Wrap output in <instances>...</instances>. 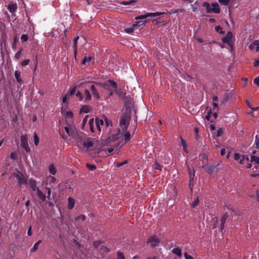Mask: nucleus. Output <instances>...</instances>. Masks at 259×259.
<instances>
[{
  "label": "nucleus",
  "instance_id": "7ed1b4c3",
  "mask_svg": "<svg viewBox=\"0 0 259 259\" xmlns=\"http://www.w3.org/2000/svg\"><path fill=\"white\" fill-rule=\"evenodd\" d=\"M14 176L16 178L18 184L21 186L26 185L27 183V177L23 174L17 170L16 172L13 174Z\"/></svg>",
  "mask_w": 259,
  "mask_h": 259
},
{
  "label": "nucleus",
  "instance_id": "c9c22d12",
  "mask_svg": "<svg viewBox=\"0 0 259 259\" xmlns=\"http://www.w3.org/2000/svg\"><path fill=\"white\" fill-rule=\"evenodd\" d=\"M76 91V88L75 87H72L70 88L68 93L67 94H68L70 96H72L75 94Z\"/></svg>",
  "mask_w": 259,
  "mask_h": 259
},
{
  "label": "nucleus",
  "instance_id": "f03ea898",
  "mask_svg": "<svg viewBox=\"0 0 259 259\" xmlns=\"http://www.w3.org/2000/svg\"><path fill=\"white\" fill-rule=\"evenodd\" d=\"M101 85L105 90L109 92V95H112L114 92L117 91V85L116 83L112 80H109L104 83L101 84Z\"/></svg>",
  "mask_w": 259,
  "mask_h": 259
},
{
  "label": "nucleus",
  "instance_id": "37998d69",
  "mask_svg": "<svg viewBox=\"0 0 259 259\" xmlns=\"http://www.w3.org/2000/svg\"><path fill=\"white\" fill-rule=\"evenodd\" d=\"M218 2L224 6H227L230 1L229 0H218Z\"/></svg>",
  "mask_w": 259,
  "mask_h": 259
},
{
  "label": "nucleus",
  "instance_id": "c85d7f7f",
  "mask_svg": "<svg viewBox=\"0 0 259 259\" xmlns=\"http://www.w3.org/2000/svg\"><path fill=\"white\" fill-rule=\"evenodd\" d=\"M172 252L173 253L179 256H181L182 255L181 250L178 247H175L172 250Z\"/></svg>",
  "mask_w": 259,
  "mask_h": 259
},
{
  "label": "nucleus",
  "instance_id": "a878e982",
  "mask_svg": "<svg viewBox=\"0 0 259 259\" xmlns=\"http://www.w3.org/2000/svg\"><path fill=\"white\" fill-rule=\"evenodd\" d=\"M79 38V36H77L76 38H74L73 40L74 42V56L76 57V55L77 54V40Z\"/></svg>",
  "mask_w": 259,
  "mask_h": 259
},
{
  "label": "nucleus",
  "instance_id": "5701e85b",
  "mask_svg": "<svg viewBox=\"0 0 259 259\" xmlns=\"http://www.w3.org/2000/svg\"><path fill=\"white\" fill-rule=\"evenodd\" d=\"M250 161L254 162V163L256 164L255 167H256L257 165H259V157H256L255 156L251 155Z\"/></svg>",
  "mask_w": 259,
  "mask_h": 259
},
{
  "label": "nucleus",
  "instance_id": "473e14b6",
  "mask_svg": "<svg viewBox=\"0 0 259 259\" xmlns=\"http://www.w3.org/2000/svg\"><path fill=\"white\" fill-rule=\"evenodd\" d=\"M89 126H90V131L92 132H94V118H92V119H90L89 122Z\"/></svg>",
  "mask_w": 259,
  "mask_h": 259
},
{
  "label": "nucleus",
  "instance_id": "69168bd1",
  "mask_svg": "<svg viewBox=\"0 0 259 259\" xmlns=\"http://www.w3.org/2000/svg\"><path fill=\"white\" fill-rule=\"evenodd\" d=\"M46 189L48 190V197H49L51 195V188H46Z\"/></svg>",
  "mask_w": 259,
  "mask_h": 259
},
{
  "label": "nucleus",
  "instance_id": "6e6552de",
  "mask_svg": "<svg viewBox=\"0 0 259 259\" xmlns=\"http://www.w3.org/2000/svg\"><path fill=\"white\" fill-rule=\"evenodd\" d=\"M130 119L126 116H122L120 120V125L123 130H127L129 125Z\"/></svg>",
  "mask_w": 259,
  "mask_h": 259
},
{
  "label": "nucleus",
  "instance_id": "cd10ccee",
  "mask_svg": "<svg viewBox=\"0 0 259 259\" xmlns=\"http://www.w3.org/2000/svg\"><path fill=\"white\" fill-rule=\"evenodd\" d=\"M90 111V108L88 105L83 106L80 110V112H83V113H85L89 112Z\"/></svg>",
  "mask_w": 259,
  "mask_h": 259
},
{
  "label": "nucleus",
  "instance_id": "338daca9",
  "mask_svg": "<svg viewBox=\"0 0 259 259\" xmlns=\"http://www.w3.org/2000/svg\"><path fill=\"white\" fill-rule=\"evenodd\" d=\"M37 57H35V67L34 68V70L35 71L37 68Z\"/></svg>",
  "mask_w": 259,
  "mask_h": 259
},
{
  "label": "nucleus",
  "instance_id": "774afa93",
  "mask_svg": "<svg viewBox=\"0 0 259 259\" xmlns=\"http://www.w3.org/2000/svg\"><path fill=\"white\" fill-rule=\"evenodd\" d=\"M27 234L29 236H31L32 233H31V227H30L28 229V230L27 231Z\"/></svg>",
  "mask_w": 259,
  "mask_h": 259
},
{
  "label": "nucleus",
  "instance_id": "2eb2a0df",
  "mask_svg": "<svg viewBox=\"0 0 259 259\" xmlns=\"http://www.w3.org/2000/svg\"><path fill=\"white\" fill-rule=\"evenodd\" d=\"M120 138L119 131L116 134H113L112 136L109 137L108 139V141L111 142V141H114Z\"/></svg>",
  "mask_w": 259,
  "mask_h": 259
},
{
  "label": "nucleus",
  "instance_id": "e2e57ef3",
  "mask_svg": "<svg viewBox=\"0 0 259 259\" xmlns=\"http://www.w3.org/2000/svg\"><path fill=\"white\" fill-rule=\"evenodd\" d=\"M225 153H226V150H225V148H223L221 150V151H220V154L222 156H223L225 154Z\"/></svg>",
  "mask_w": 259,
  "mask_h": 259
},
{
  "label": "nucleus",
  "instance_id": "6ab92c4d",
  "mask_svg": "<svg viewBox=\"0 0 259 259\" xmlns=\"http://www.w3.org/2000/svg\"><path fill=\"white\" fill-rule=\"evenodd\" d=\"M37 194L39 198L41 199L42 201H46V195L38 188L37 189Z\"/></svg>",
  "mask_w": 259,
  "mask_h": 259
},
{
  "label": "nucleus",
  "instance_id": "9b49d317",
  "mask_svg": "<svg viewBox=\"0 0 259 259\" xmlns=\"http://www.w3.org/2000/svg\"><path fill=\"white\" fill-rule=\"evenodd\" d=\"M94 62V58L91 56H85L82 60V64L85 65L87 63L93 64Z\"/></svg>",
  "mask_w": 259,
  "mask_h": 259
},
{
  "label": "nucleus",
  "instance_id": "ea45409f",
  "mask_svg": "<svg viewBox=\"0 0 259 259\" xmlns=\"http://www.w3.org/2000/svg\"><path fill=\"white\" fill-rule=\"evenodd\" d=\"M29 59L24 60L23 61L21 62V65L22 67H25L29 64Z\"/></svg>",
  "mask_w": 259,
  "mask_h": 259
},
{
  "label": "nucleus",
  "instance_id": "f704fd0d",
  "mask_svg": "<svg viewBox=\"0 0 259 259\" xmlns=\"http://www.w3.org/2000/svg\"><path fill=\"white\" fill-rule=\"evenodd\" d=\"M199 198L198 197H197L191 204V206H192V207L193 208H194L196 206H197L198 205V203H199Z\"/></svg>",
  "mask_w": 259,
  "mask_h": 259
},
{
  "label": "nucleus",
  "instance_id": "603ef678",
  "mask_svg": "<svg viewBox=\"0 0 259 259\" xmlns=\"http://www.w3.org/2000/svg\"><path fill=\"white\" fill-rule=\"evenodd\" d=\"M104 123H105V126L107 127L109 125V124H111V121L108 120V119H107L106 118H104Z\"/></svg>",
  "mask_w": 259,
  "mask_h": 259
},
{
  "label": "nucleus",
  "instance_id": "09e8293b",
  "mask_svg": "<svg viewBox=\"0 0 259 259\" xmlns=\"http://www.w3.org/2000/svg\"><path fill=\"white\" fill-rule=\"evenodd\" d=\"M21 39L22 42L26 41L28 39V36L26 34H23L21 35Z\"/></svg>",
  "mask_w": 259,
  "mask_h": 259
},
{
  "label": "nucleus",
  "instance_id": "7c9ffc66",
  "mask_svg": "<svg viewBox=\"0 0 259 259\" xmlns=\"http://www.w3.org/2000/svg\"><path fill=\"white\" fill-rule=\"evenodd\" d=\"M165 14V12H154V13H148L149 17H156Z\"/></svg>",
  "mask_w": 259,
  "mask_h": 259
},
{
  "label": "nucleus",
  "instance_id": "e433bc0d",
  "mask_svg": "<svg viewBox=\"0 0 259 259\" xmlns=\"http://www.w3.org/2000/svg\"><path fill=\"white\" fill-rule=\"evenodd\" d=\"M33 138H34V144L36 146L38 145L39 140V138H38L36 133H34Z\"/></svg>",
  "mask_w": 259,
  "mask_h": 259
},
{
  "label": "nucleus",
  "instance_id": "f8f14e48",
  "mask_svg": "<svg viewBox=\"0 0 259 259\" xmlns=\"http://www.w3.org/2000/svg\"><path fill=\"white\" fill-rule=\"evenodd\" d=\"M91 91L94 97L98 99L100 98V95L98 91L96 90V87L94 85H92L90 87Z\"/></svg>",
  "mask_w": 259,
  "mask_h": 259
},
{
  "label": "nucleus",
  "instance_id": "c03bdc74",
  "mask_svg": "<svg viewBox=\"0 0 259 259\" xmlns=\"http://www.w3.org/2000/svg\"><path fill=\"white\" fill-rule=\"evenodd\" d=\"M255 145L256 148H259V134H257L255 136Z\"/></svg>",
  "mask_w": 259,
  "mask_h": 259
},
{
  "label": "nucleus",
  "instance_id": "5fc2aeb1",
  "mask_svg": "<svg viewBox=\"0 0 259 259\" xmlns=\"http://www.w3.org/2000/svg\"><path fill=\"white\" fill-rule=\"evenodd\" d=\"M21 54V49L18 51L15 55V58L17 60H18L20 57Z\"/></svg>",
  "mask_w": 259,
  "mask_h": 259
},
{
  "label": "nucleus",
  "instance_id": "bf43d9fd",
  "mask_svg": "<svg viewBox=\"0 0 259 259\" xmlns=\"http://www.w3.org/2000/svg\"><path fill=\"white\" fill-rule=\"evenodd\" d=\"M184 256L185 259H194L191 255H189L187 252L184 253Z\"/></svg>",
  "mask_w": 259,
  "mask_h": 259
},
{
  "label": "nucleus",
  "instance_id": "79ce46f5",
  "mask_svg": "<svg viewBox=\"0 0 259 259\" xmlns=\"http://www.w3.org/2000/svg\"><path fill=\"white\" fill-rule=\"evenodd\" d=\"M87 166L88 168V169L91 171H93L95 170L96 168V166L94 164H87Z\"/></svg>",
  "mask_w": 259,
  "mask_h": 259
},
{
  "label": "nucleus",
  "instance_id": "de8ad7c7",
  "mask_svg": "<svg viewBox=\"0 0 259 259\" xmlns=\"http://www.w3.org/2000/svg\"><path fill=\"white\" fill-rule=\"evenodd\" d=\"M85 218L86 217L84 215L81 214V215L78 216L77 217H76L75 219L76 221L81 220V221H83L85 220Z\"/></svg>",
  "mask_w": 259,
  "mask_h": 259
},
{
  "label": "nucleus",
  "instance_id": "680f3d73",
  "mask_svg": "<svg viewBox=\"0 0 259 259\" xmlns=\"http://www.w3.org/2000/svg\"><path fill=\"white\" fill-rule=\"evenodd\" d=\"M254 82L255 83L257 86L259 87V76L254 79Z\"/></svg>",
  "mask_w": 259,
  "mask_h": 259
},
{
  "label": "nucleus",
  "instance_id": "c756f323",
  "mask_svg": "<svg viewBox=\"0 0 259 259\" xmlns=\"http://www.w3.org/2000/svg\"><path fill=\"white\" fill-rule=\"evenodd\" d=\"M56 178L53 176H49L47 178V179H46V181H47V183H49V184H51V183H55V182H56Z\"/></svg>",
  "mask_w": 259,
  "mask_h": 259
},
{
  "label": "nucleus",
  "instance_id": "f3484780",
  "mask_svg": "<svg viewBox=\"0 0 259 259\" xmlns=\"http://www.w3.org/2000/svg\"><path fill=\"white\" fill-rule=\"evenodd\" d=\"M123 139L125 143L128 142L131 140V134L127 130H123Z\"/></svg>",
  "mask_w": 259,
  "mask_h": 259
},
{
  "label": "nucleus",
  "instance_id": "aec40b11",
  "mask_svg": "<svg viewBox=\"0 0 259 259\" xmlns=\"http://www.w3.org/2000/svg\"><path fill=\"white\" fill-rule=\"evenodd\" d=\"M84 100L86 102L90 101L92 99V97L89 91L85 89L84 92Z\"/></svg>",
  "mask_w": 259,
  "mask_h": 259
},
{
  "label": "nucleus",
  "instance_id": "3c124183",
  "mask_svg": "<svg viewBox=\"0 0 259 259\" xmlns=\"http://www.w3.org/2000/svg\"><path fill=\"white\" fill-rule=\"evenodd\" d=\"M10 157L12 159L15 160L17 158V155L16 152H12L11 153Z\"/></svg>",
  "mask_w": 259,
  "mask_h": 259
},
{
  "label": "nucleus",
  "instance_id": "4468645a",
  "mask_svg": "<svg viewBox=\"0 0 259 259\" xmlns=\"http://www.w3.org/2000/svg\"><path fill=\"white\" fill-rule=\"evenodd\" d=\"M29 184L31 189L33 191H37V189L38 188L37 187L36 181L35 180L32 179H30L29 181Z\"/></svg>",
  "mask_w": 259,
  "mask_h": 259
},
{
  "label": "nucleus",
  "instance_id": "39448f33",
  "mask_svg": "<svg viewBox=\"0 0 259 259\" xmlns=\"http://www.w3.org/2000/svg\"><path fill=\"white\" fill-rule=\"evenodd\" d=\"M203 6L206 7L208 12H213L216 14H218L220 12V7L218 4H212L211 5L212 8H211L208 3H204Z\"/></svg>",
  "mask_w": 259,
  "mask_h": 259
},
{
  "label": "nucleus",
  "instance_id": "864d4df0",
  "mask_svg": "<svg viewBox=\"0 0 259 259\" xmlns=\"http://www.w3.org/2000/svg\"><path fill=\"white\" fill-rule=\"evenodd\" d=\"M66 117L68 118H72L73 117V113L71 111H67L66 113Z\"/></svg>",
  "mask_w": 259,
  "mask_h": 259
},
{
  "label": "nucleus",
  "instance_id": "58836bf2",
  "mask_svg": "<svg viewBox=\"0 0 259 259\" xmlns=\"http://www.w3.org/2000/svg\"><path fill=\"white\" fill-rule=\"evenodd\" d=\"M215 167H214L213 165L209 166L207 168H206V170L209 174L212 173L214 169H215Z\"/></svg>",
  "mask_w": 259,
  "mask_h": 259
},
{
  "label": "nucleus",
  "instance_id": "1a4fd4ad",
  "mask_svg": "<svg viewBox=\"0 0 259 259\" xmlns=\"http://www.w3.org/2000/svg\"><path fill=\"white\" fill-rule=\"evenodd\" d=\"M159 242V239L156 236L151 237L148 240V243L153 247L157 246Z\"/></svg>",
  "mask_w": 259,
  "mask_h": 259
},
{
  "label": "nucleus",
  "instance_id": "393cba45",
  "mask_svg": "<svg viewBox=\"0 0 259 259\" xmlns=\"http://www.w3.org/2000/svg\"><path fill=\"white\" fill-rule=\"evenodd\" d=\"M14 75H15V77L17 81L19 83H21L22 82V79L20 78V76H21L20 71L19 70H16L15 71Z\"/></svg>",
  "mask_w": 259,
  "mask_h": 259
},
{
  "label": "nucleus",
  "instance_id": "412c9836",
  "mask_svg": "<svg viewBox=\"0 0 259 259\" xmlns=\"http://www.w3.org/2000/svg\"><path fill=\"white\" fill-rule=\"evenodd\" d=\"M148 22V20H145L143 21H136V23L133 24V27L134 28H136L137 26H144L146 23H147Z\"/></svg>",
  "mask_w": 259,
  "mask_h": 259
},
{
  "label": "nucleus",
  "instance_id": "f257e3e1",
  "mask_svg": "<svg viewBox=\"0 0 259 259\" xmlns=\"http://www.w3.org/2000/svg\"><path fill=\"white\" fill-rule=\"evenodd\" d=\"M234 159L238 162L239 164L242 165V167L249 168L251 167L250 163V158L247 155H243L240 153H235L234 154Z\"/></svg>",
  "mask_w": 259,
  "mask_h": 259
},
{
  "label": "nucleus",
  "instance_id": "b1692460",
  "mask_svg": "<svg viewBox=\"0 0 259 259\" xmlns=\"http://www.w3.org/2000/svg\"><path fill=\"white\" fill-rule=\"evenodd\" d=\"M93 145V143L90 140L84 141L83 144V146L88 149L92 147Z\"/></svg>",
  "mask_w": 259,
  "mask_h": 259
},
{
  "label": "nucleus",
  "instance_id": "ddd939ff",
  "mask_svg": "<svg viewBox=\"0 0 259 259\" xmlns=\"http://www.w3.org/2000/svg\"><path fill=\"white\" fill-rule=\"evenodd\" d=\"M17 9V5L16 3H11L8 5V9L12 13L15 12Z\"/></svg>",
  "mask_w": 259,
  "mask_h": 259
},
{
  "label": "nucleus",
  "instance_id": "a211bd4d",
  "mask_svg": "<svg viewBox=\"0 0 259 259\" xmlns=\"http://www.w3.org/2000/svg\"><path fill=\"white\" fill-rule=\"evenodd\" d=\"M75 204V200L69 197L68 199V207L69 209H72Z\"/></svg>",
  "mask_w": 259,
  "mask_h": 259
},
{
  "label": "nucleus",
  "instance_id": "4be33fe9",
  "mask_svg": "<svg viewBox=\"0 0 259 259\" xmlns=\"http://www.w3.org/2000/svg\"><path fill=\"white\" fill-rule=\"evenodd\" d=\"M228 215L227 213H225L222 217V218L221 220V229H224V224L226 221L227 218H228Z\"/></svg>",
  "mask_w": 259,
  "mask_h": 259
},
{
  "label": "nucleus",
  "instance_id": "6e6d98bb",
  "mask_svg": "<svg viewBox=\"0 0 259 259\" xmlns=\"http://www.w3.org/2000/svg\"><path fill=\"white\" fill-rule=\"evenodd\" d=\"M134 2H135L134 1L131 0V1H127V2L122 1L120 3L121 4H122V5H128L131 4L132 3H133Z\"/></svg>",
  "mask_w": 259,
  "mask_h": 259
},
{
  "label": "nucleus",
  "instance_id": "20e7f679",
  "mask_svg": "<svg viewBox=\"0 0 259 259\" xmlns=\"http://www.w3.org/2000/svg\"><path fill=\"white\" fill-rule=\"evenodd\" d=\"M21 146L25 150L26 152H29L30 151V149L29 147L28 143V138L27 135L25 134L22 135L20 138Z\"/></svg>",
  "mask_w": 259,
  "mask_h": 259
},
{
  "label": "nucleus",
  "instance_id": "423d86ee",
  "mask_svg": "<svg viewBox=\"0 0 259 259\" xmlns=\"http://www.w3.org/2000/svg\"><path fill=\"white\" fill-rule=\"evenodd\" d=\"M64 130L66 134L69 136L73 138H76L77 137V133L74 127V126L72 125H69L68 126H65L64 127Z\"/></svg>",
  "mask_w": 259,
  "mask_h": 259
},
{
  "label": "nucleus",
  "instance_id": "72a5a7b5",
  "mask_svg": "<svg viewBox=\"0 0 259 259\" xmlns=\"http://www.w3.org/2000/svg\"><path fill=\"white\" fill-rule=\"evenodd\" d=\"M148 17H149L148 13H147L144 15H141L137 16L135 18V19H136L137 20H141V19H144Z\"/></svg>",
  "mask_w": 259,
  "mask_h": 259
},
{
  "label": "nucleus",
  "instance_id": "2f4dec72",
  "mask_svg": "<svg viewBox=\"0 0 259 259\" xmlns=\"http://www.w3.org/2000/svg\"><path fill=\"white\" fill-rule=\"evenodd\" d=\"M41 242V240H39L37 242H36L34 244V245H33V247L31 249V250H30L31 252L35 251L38 249V246Z\"/></svg>",
  "mask_w": 259,
  "mask_h": 259
},
{
  "label": "nucleus",
  "instance_id": "8fccbe9b",
  "mask_svg": "<svg viewBox=\"0 0 259 259\" xmlns=\"http://www.w3.org/2000/svg\"><path fill=\"white\" fill-rule=\"evenodd\" d=\"M117 259H124V256L122 253L121 252H118L117 254Z\"/></svg>",
  "mask_w": 259,
  "mask_h": 259
},
{
  "label": "nucleus",
  "instance_id": "a19ab883",
  "mask_svg": "<svg viewBox=\"0 0 259 259\" xmlns=\"http://www.w3.org/2000/svg\"><path fill=\"white\" fill-rule=\"evenodd\" d=\"M223 132H224V130L223 128H219L217 131L216 136L218 137L221 136L223 133Z\"/></svg>",
  "mask_w": 259,
  "mask_h": 259
},
{
  "label": "nucleus",
  "instance_id": "4d7b16f0",
  "mask_svg": "<svg viewBox=\"0 0 259 259\" xmlns=\"http://www.w3.org/2000/svg\"><path fill=\"white\" fill-rule=\"evenodd\" d=\"M76 97L79 99V100L80 101H81L83 99V96H82V94L80 92H78L76 94Z\"/></svg>",
  "mask_w": 259,
  "mask_h": 259
},
{
  "label": "nucleus",
  "instance_id": "0eeeda50",
  "mask_svg": "<svg viewBox=\"0 0 259 259\" xmlns=\"http://www.w3.org/2000/svg\"><path fill=\"white\" fill-rule=\"evenodd\" d=\"M233 34L231 32H228L226 35L222 38V41L224 43L227 44L231 46V49H233V46L231 43V39L232 38Z\"/></svg>",
  "mask_w": 259,
  "mask_h": 259
},
{
  "label": "nucleus",
  "instance_id": "13d9d810",
  "mask_svg": "<svg viewBox=\"0 0 259 259\" xmlns=\"http://www.w3.org/2000/svg\"><path fill=\"white\" fill-rule=\"evenodd\" d=\"M135 28H134V27L133 26L132 28H128L126 29H125V31L127 33H132L134 31V29Z\"/></svg>",
  "mask_w": 259,
  "mask_h": 259
},
{
  "label": "nucleus",
  "instance_id": "4c0bfd02",
  "mask_svg": "<svg viewBox=\"0 0 259 259\" xmlns=\"http://www.w3.org/2000/svg\"><path fill=\"white\" fill-rule=\"evenodd\" d=\"M181 141L182 145L184 148V150H185V151L186 152H188L187 150L186 149V147H187L186 142L182 138H181Z\"/></svg>",
  "mask_w": 259,
  "mask_h": 259
},
{
  "label": "nucleus",
  "instance_id": "dca6fc26",
  "mask_svg": "<svg viewBox=\"0 0 259 259\" xmlns=\"http://www.w3.org/2000/svg\"><path fill=\"white\" fill-rule=\"evenodd\" d=\"M253 45H256V51H259V39L255 40L249 46V49L251 51L253 50Z\"/></svg>",
  "mask_w": 259,
  "mask_h": 259
},
{
  "label": "nucleus",
  "instance_id": "bb28decb",
  "mask_svg": "<svg viewBox=\"0 0 259 259\" xmlns=\"http://www.w3.org/2000/svg\"><path fill=\"white\" fill-rule=\"evenodd\" d=\"M49 171L52 175H55L56 173V169L53 164H51L49 166Z\"/></svg>",
  "mask_w": 259,
  "mask_h": 259
},
{
  "label": "nucleus",
  "instance_id": "a18cd8bd",
  "mask_svg": "<svg viewBox=\"0 0 259 259\" xmlns=\"http://www.w3.org/2000/svg\"><path fill=\"white\" fill-rule=\"evenodd\" d=\"M211 114H212V113L211 112V110H210V111H209L207 112V115L205 116V118L208 121H211Z\"/></svg>",
  "mask_w": 259,
  "mask_h": 259
},
{
  "label": "nucleus",
  "instance_id": "49530a36",
  "mask_svg": "<svg viewBox=\"0 0 259 259\" xmlns=\"http://www.w3.org/2000/svg\"><path fill=\"white\" fill-rule=\"evenodd\" d=\"M215 30L217 32H219L221 34L224 33V32L222 31L221 27L220 26H217L215 27Z\"/></svg>",
  "mask_w": 259,
  "mask_h": 259
},
{
  "label": "nucleus",
  "instance_id": "052dcab7",
  "mask_svg": "<svg viewBox=\"0 0 259 259\" xmlns=\"http://www.w3.org/2000/svg\"><path fill=\"white\" fill-rule=\"evenodd\" d=\"M69 95L68 94H66L63 98V102L65 103L66 102L67 100L69 99Z\"/></svg>",
  "mask_w": 259,
  "mask_h": 259
},
{
  "label": "nucleus",
  "instance_id": "9d476101",
  "mask_svg": "<svg viewBox=\"0 0 259 259\" xmlns=\"http://www.w3.org/2000/svg\"><path fill=\"white\" fill-rule=\"evenodd\" d=\"M95 123L98 131L101 132V126L105 125L104 120L102 119L96 118Z\"/></svg>",
  "mask_w": 259,
  "mask_h": 259
},
{
  "label": "nucleus",
  "instance_id": "0e129e2a",
  "mask_svg": "<svg viewBox=\"0 0 259 259\" xmlns=\"http://www.w3.org/2000/svg\"><path fill=\"white\" fill-rule=\"evenodd\" d=\"M259 65V59L257 60H255V61L254 63V66L257 67Z\"/></svg>",
  "mask_w": 259,
  "mask_h": 259
}]
</instances>
